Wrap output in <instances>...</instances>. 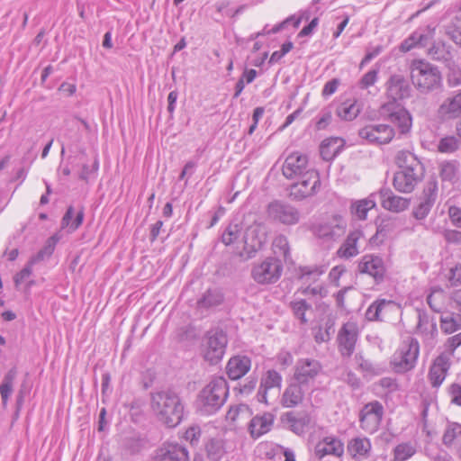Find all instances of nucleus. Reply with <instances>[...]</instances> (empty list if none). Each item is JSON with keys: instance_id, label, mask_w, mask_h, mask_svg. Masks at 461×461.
Wrapping results in <instances>:
<instances>
[{"instance_id": "09e8293b", "label": "nucleus", "mask_w": 461, "mask_h": 461, "mask_svg": "<svg viewBox=\"0 0 461 461\" xmlns=\"http://www.w3.org/2000/svg\"><path fill=\"white\" fill-rule=\"evenodd\" d=\"M448 72L447 74V85L456 87L461 85V68L453 60L447 64Z\"/></svg>"}, {"instance_id": "a211bd4d", "label": "nucleus", "mask_w": 461, "mask_h": 461, "mask_svg": "<svg viewBox=\"0 0 461 461\" xmlns=\"http://www.w3.org/2000/svg\"><path fill=\"white\" fill-rule=\"evenodd\" d=\"M155 461H189L185 447L173 443H164L153 455Z\"/></svg>"}, {"instance_id": "6e6552de", "label": "nucleus", "mask_w": 461, "mask_h": 461, "mask_svg": "<svg viewBox=\"0 0 461 461\" xmlns=\"http://www.w3.org/2000/svg\"><path fill=\"white\" fill-rule=\"evenodd\" d=\"M267 240V227L263 223L254 222L248 227L243 235V251L240 256L246 259L255 257Z\"/></svg>"}, {"instance_id": "39448f33", "label": "nucleus", "mask_w": 461, "mask_h": 461, "mask_svg": "<svg viewBox=\"0 0 461 461\" xmlns=\"http://www.w3.org/2000/svg\"><path fill=\"white\" fill-rule=\"evenodd\" d=\"M283 272V264L276 257H268L261 262L255 263L251 268V277L260 285L277 282Z\"/></svg>"}, {"instance_id": "4d7b16f0", "label": "nucleus", "mask_w": 461, "mask_h": 461, "mask_svg": "<svg viewBox=\"0 0 461 461\" xmlns=\"http://www.w3.org/2000/svg\"><path fill=\"white\" fill-rule=\"evenodd\" d=\"M440 328L445 333L450 334L457 330L460 328V325L451 314H447L446 316H441Z\"/></svg>"}, {"instance_id": "3c124183", "label": "nucleus", "mask_w": 461, "mask_h": 461, "mask_svg": "<svg viewBox=\"0 0 461 461\" xmlns=\"http://www.w3.org/2000/svg\"><path fill=\"white\" fill-rule=\"evenodd\" d=\"M392 122L397 124L402 133H406L411 127V116L404 108L400 110L398 115L393 119Z\"/></svg>"}, {"instance_id": "ea45409f", "label": "nucleus", "mask_w": 461, "mask_h": 461, "mask_svg": "<svg viewBox=\"0 0 461 461\" xmlns=\"http://www.w3.org/2000/svg\"><path fill=\"white\" fill-rule=\"evenodd\" d=\"M360 113V108L356 102L347 101L340 104L336 109V114L342 120L352 121Z\"/></svg>"}, {"instance_id": "6ab92c4d", "label": "nucleus", "mask_w": 461, "mask_h": 461, "mask_svg": "<svg viewBox=\"0 0 461 461\" xmlns=\"http://www.w3.org/2000/svg\"><path fill=\"white\" fill-rule=\"evenodd\" d=\"M411 87L403 75L393 74L386 82L388 97L393 100H402L411 95Z\"/></svg>"}, {"instance_id": "7c9ffc66", "label": "nucleus", "mask_w": 461, "mask_h": 461, "mask_svg": "<svg viewBox=\"0 0 461 461\" xmlns=\"http://www.w3.org/2000/svg\"><path fill=\"white\" fill-rule=\"evenodd\" d=\"M362 231L356 230L354 231H351L348 237L345 242L342 244V246L339 248L338 254L340 257L343 258H352L358 254V249H357V241L362 237Z\"/></svg>"}, {"instance_id": "9d476101", "label": "nucleus", "mask_w": 461, "mask_h": 461, "mask_svg": "<svg viewBox=\"0 0 461 461\" xmlns=\"http://www.w3.org/2000/svg\"><path fill=\"white\" fill-rule=\"evenodd\" d=\"M321 370L322 366L318 360L300 358L294 366L293 380L310 389Z\"/></svg>"}, {"instance_id": "13d9d810", "label": "nucleus", "mask_w": 461, "mask_h": 461, "mask_svg": "<svg viewBox=\"0 0 461 461\" xmlns=\"http://www.w3.org/2000/svg\"><path fill=\"white\" fill-rule=\"evenodd\" d=\"M335 329L333 322L327 321L325 324V330H322L321 328L315 333V340L318 343L326 342L330 339L331 336L334 334Z\"/></svg>"}, {"instance_id": "bf43d9fd", "label": "nucleus", "mask_w": 461, "mask_h": 461, "mask_svg": "<svg viewBox=\"0 0 461 461\" xmlns=\"http://www.w3.org/2000/svg\"><path fill=\"white\" fill-rule=\"evenodd\" d=\"M451 40L461 47V19H456L447 29Z\"/></svg>"}, {"instance_id": "58836bf2", "label": "nucleus", "mask_w": 461, "mask_h": 461, "mask_svg": "<svg viewBox=\"0 0 461 461\" xmlns=\"http://www.w3.org/2000/svg\"><path fill=\"white\" fill-rule=\"evenodd\" d=\"M458 441H461V424L448 422L442 437V443L450 447Z\"/></svg>"}, {"instance_id": "052dcab7", "label": "nucleus", "mask_w": 461, "mask_h": 461, "mask_svg": "<svg viewBox=\"0 0 461 461\" xmlns=\"http://www.w3.org/2000/svg\"><path fill=\"white\" fill-rule=\"evenodd\" d=\"M434 203L431 202H428L426 200L420 201L418 206L413 210V215L418 220H422L427 217L429 212H430Z\"/></svg>"}, {"instance_id": "e2e57ef3", "label": "nucleus", "mask_w": 461, "mask_h": 461, "mask_svg": "<svg viewBox=\"0 0 461 461\" xmlns=\"http://www.w3.org/2000/svg\"><path fill=\"white\" fill-rule=\"evenodd\" d=\"M378 70L372 69L366 73L359 81V86L362 89H366L373 86L377 80Z\"/></svg>"}, {"instance_id": "72a5a7b5", "label": "nucleus", "mask_w": 461, "mask_h": 461, "mask_svg": "<svg viewBox=\"0 0 461 461\" xmlns=\"http://www.w3.org/2000/svg\"><path fill=\"white\" fill-rule=\"evenodd\" d=\"M375 207V201L373 199V195L367 198L356 201L352 203L350 211L353 216L358 220H366L367 212Z\"/></svg>"}, {"instance_id": "37998d69", "label": "nucleus", "mask_w": 461, "mask_h": 461, "mask_svg": "<svg viewBox=\"0 0 461 461\" xmlns=\"http://www.w3.org/2000/svg\"><path fill=\"white\" fill-rule=\"evenodd\" d=\"M272 250L275 255L283 257L285 262L291 259L289 242L285 235H278L274 239Z\"/></svg>"}, {"instance_id": "774afa93", "label": "nucleus", "mask_w": 461, "mask_h": 461, "mask_svg": "<svg viewBox=\"0 0 461 461\" xmlns=\"http://www.w3.org/2000/svg\"><path fill=\"white\" fill-rule=\"evenodd\" d=\"M452 224L456 228H461V208L452 205L447 211Z\"/></svg>"}, {"instance_id": "4be33fe9", "label": "nucleus", "mask_w": 461, "mask_h": 461, "mask_svg": "<svg viewBox=\"0 0 461 461\" xmlns=\"http://www.w3.org/2000/svg\"><path fill=\"white\" fill-rule=\"evenodd\" d=\"M309 389L305 386L293 382L285 388L281 398V403L285 408H294L299 405L303 398L306 391Z\"/></svg>"}, {"instance_id": "bb28decb", "label": "nucleus", "mask_w": 461, "mask_h": 461, "mask_svg": "<svg viewBox=\"0 0 461 461\" xmlns=\"http://www.w3.org/2000/svg\"><path fill=\"white\" fill-rule=\"evenodd\" d=\"M371 448V442L366 437H356L348 443V451L355 460L367 458Z\"/></svg>"}, {"instance_id": "f704fd0d", "label": "nucleus", "mask_w": 461, "mask_h": 461, "mask_svg": "<svg viewBox=\"0 0 461 461\" xmlns=\"http://www.w3.org/2000/svg\"><path fill=\"white\" fill-rule=\"evenodd\" d=\"M59 237L57 234L50 237L46 240L43 248L36 255L32 256L29 259L31 261V264L35 265L41 261L50 258L55 250V247H56L57 243L59 242Z\"/></svg>"}, {"instance_id": "ddd939ff", "label": "nucleus", "mask_w": 461, "mask_h": 461, "mask_svg": "<svg viewBox=\"0 0 461 461\" xmlns=\"http://www.w3.org/2000/svg\"><path fill=\"white\" fill-rule=\"evenodd\" d=\"M394 130L387 124H368L358 131V136L368 144H388L394 137Z\"/></svg>"}, {"instance_id": "dca6fc26", "label": "nucleus", "mask_w": 461, "mask_h": 461, "mask_svg": "<svg viewBox=\"0 0 461 461\" xmlns=\"http://www.w3.org/2000/svg\"><path fill=\"white\" fill-rule=\"evenodd\" d=\"M357 336L358 329L357 323L348 321L341 327L338 334V342L339 351L343 356L349 357L353 354Z\"/></svg>"}, {"instance_id": "49530a36", "label": "nucleus", "mask_w": 461, "mask_h": 461, "mask_svg": "<svg viewBox=\"0 0 461 461\" xmlns=\"http://www.w3.org/2000/svg\"><path fill=\"white\" fill-rule=\"evenodd\" d=\"M290 307L296 318H298L302 323H306L307 319L305 314L307 312L312 311L311 304L307 303L303 299H296L290 303Z\"/></svg>"}, {"instance_id": "de8ad7c7", "label": "nucleus", "mask_w": 461, "mask_h": 461, "mask_svg": "<svg viewBox=\"0 0 461 461\" xmlns=\"http://www.w3.org/2000/svg\"><path fill=\"white\" fill-rule=\"evenodd\" d=\"M416 452L415 447L411 443H401L393 450L394 460L406 461Z\"/></svg>"}, {"instance_id": "f257e3e1", "label": "nucleus", "mask_w": 461, "mask_h": 461, "mask_svg": "<svg viewBox=\"0 0 461 461\" xmlns=\"http://www.w3.org/2000/svg\"><path fill=\"white\" fill-rule=\"evenodd\" d=\"M150 408L158 421L167 428L176 427L183 419L182 400L178 393L171 389L151 393Z\"/></svg>"}, {"instance_id": "1a4fd4ad", "label": "nucleus", "mask_w": 461, "mask_h": 461, "mask_svg": "<svg viewBox=\"0 0 461 461\" xmlns=\"http://www.w3.org/2000/svg\"><path fill=\"white\" fill-rule=\"evenodd\" d=\"M267 217L269 221L284 225H295L300 221L298 209L288 203L275 200L267 206Z\"/></svg>"}, {"instance_id": "f8f14e48", "label": "nucleus", "mask_w": 461, "mask_h": 461, "mask_svg": "<svg viewBox=\"0 0 461 461\" xmlns=\"http://www.w3.org/2000/svg\"><path fill=\"white\" fill-rule=\"evenodd\" d=\"M227 337L221 330H211L203 343L204 358L211 364L218 363L225 353Z\"/></svg>"}, {"instance_id": "6e6d98bb", "label": "nucleus", "mask_w": 461, "mask_h": 461, "mask_svg": "<svg viewBox=\"0 0 461 461\" xmlns=\"http://www.w3.org/2000/svg\"><path fill=\"white\" fill-rule=\"evenodd\" d=\"M437 194L438 183L435 179H430L426 183L424 186L421 199L431 202V203H435Z\"/></svg>"}, {"instance_id": "2eb2a0df", "label": "nucleus", "mask_w": 461, "mask_h": 461, "mask_svg": "<svg viewBox=\"0 0 461 461\" xmlns=\"http://www.w3.org/2000/svg\"><path fill=\"white\" fill-rule=\"evenodd\" d=\"M313 168L309 167L307 156L299 152L290 154L285 160L282 167V173L287 179H294Z\"/></svg>"}, {"instance_id": "a18cd8bd", "label": "nucleus", "mask_w": 461, "mask_h": 461, "mask_svg": "<svg viewBox=\"0 0 461 461\" xmlns=\"http://www.w3.org/2000/svg\"><path fill=\"white\" fill-rule=\"evenodd\" d=\"M206 452L209 458L218 461L225 453L224 442L221 438H212L206 444Z\"/></svg>"}, {"instance_id": "aec40b11", "label": "nucleus", "mask_w": 461, "mask_h": 461, "mask_svg": "<svg viewBox=\"0 0 461 461\" xmlns=\"http://www.w3.org/2000/svg\"><path fill=\"white\" fill-rule=\"evenodd\" d=\"M443 120H455L461 117V89L446 97L438 109Z\"/></svg>"}, {"instance_id": "20e7f679", "label": "nucleus", "mask_w": 461, "mask_h": 461, "mask_svg": "<svg viewBox=\"0 0 461 461\" xmlns=\"http://www.w3.org/2000/svg\"><path fill=\"white\" fill-rule=\"evenodd\" d=\"M228 396L227 381L218 376L213 378L199 393L197 404L202 414L210 415L216 412Z\"/></svg>"}, {"instance_id": "603ef678", "label": "nucleus", "mask_w": 461, "mask_h": 461, "mask_svg": "<svg viewBox=\"0 0 461 461\" xmlns=\"http://www.w3.org/2000/svg\"><path fill=\"white\" fill-rule=\"evenodd\" d=\"M426 36L421 33L413 32L410 37L405 39L400 45V50L402 52L410 51L414 47L423 45V40Z\"/></svg>"}, {"instance_id": "e433bc0d", "label": "nucleus", "mask_w": 461, "mask_h": 461, "mask_svg": "<svg viewBox=\"0 0 461 461\" xmlns=\"http://www.w3.org/2000/svg\"><path fill=\"white\" fill-rule=\"evenodd\" d=\"M17 375V370L15 367L11 368L4 376L3 382L0 384V394L2 402L6 405L10 395L13 393L14 382Z\"/></svg>"}, {"instance_id": "5701e85b", "label": "nucleus", "mask_w": 461, "mask_h": 461, "mask_svg": "<svg viewBox=\"0 0 461 461\" xmlns=\"http://www.w3.org/2000/svg\"><path fill=\"white\" fill-rule=\"evenodd\" d=\"M379 194L382 206L385 210L400 212L406 210L409 206L410 200L395 195L389 188L381 189Z\"/></svg>"}, {"instance_id": "c85d7f7f", "label": "nucleus", "mask_w": 461, "mask_h": 461, "mask_svg": "<svg viewBox=\"0 0 461 461\" xmlns=\"http://www.w3.org/2000/svg\"><path fill=\"white\" fill-rule=\"evenodd\" d=\"M282 384V376L276 370H268L266 375L261 379L258 395L261 397L259 401L267 402V393L272 388H280Z\"/></svg>"}, {"instance_id": "864d4df0", "label": "nucleus", "mask_w": 461, "mask_h": 461, "mask_svg": "<svg viewBox=\"0 0 461 461\" xmlns=\"http://www.w3.org/2000/svg\"><path fill=\"white\" fill-rule=\"evenodd\" d=\"M397 101L392 99V101L383 104L380 108L381 114L391 122L398 115L399 111L403 109Z\"/></svg>"}, {"instance_id": "423d86ee", "label": "nucleus", "mask_w": 461, "mask_h": 461, "mask_svg": "<svg viewBox=\"0 0 461 461\" xmlns=\"http://www.w3.org/2000/svg\"><path fill=\"white\" fill-rule=\"evenodd\" d=\"M297 181L289 187V196L295 201H302L313 196L321 187V179L317 170L304 171Z\"/></svg>"}, {"instance_id": "c03bdc74", "label": "nucleus", "mask_w": 461, "mask_h": 461, "mask_svg": "<svg viewBox=\"0 0 461 461\" xmlns=\"http://www.w3.org/2000/svg\"><path fill=\"white\" fill-rule=\"evenodd\" d=\"M74 208L73 206H69L61 221V227L63 229L69 228L72 231H74L82 224L84 219L83 208L79 210V212L77 213L75 217V220L71 222V220L74 217Z\"/></svg>"}, {"instance_id": "338daca9", "label": "nucleus", "mask_w": 461, "mask_h": 461, "mask_svg": "<svg viewBox=\"0 0 461 461\" xmlns=\"http://www.w3.org/2000/svg\"><path fill=\"white\" fill-rule=\"evenodd\" d=\"M201 429L198 426H192L185 432V438L191 445H196L201 437Z\"/></svg>"}, {"instance_id": "a878e982", "label": "nucleus", "mask_w": 461, "mask_h": 461, "mask_svg": "<svg viewBox=\"0 0 461 461\" xmlns=\"http://www.w3.org/2000/svg\"><path fill=\"white\" fill-rule=\"evenodd\" d=\"M251 366L249 357L246 356H236L231 357L226 366L228 376L237 380L245 375Z\"/></svg>"}, {"instance_id": "c9c22d12", "label": "nucleus", "mask_w": 461, "mask_h": 461, "mask_svg": "<svg viewBox=\"0 0 461 461\" xmlns=\"http://www.w3.org/2000/svg\"><path fill=\"white\" fill-rule=\"evenodd\" d=\"M440 176L443 181L456 183L459 180V163L456 160L445 161L440 165Z\"/></svg>"}, {"instance_id": "412c9836", "label": "nucleus", "mask_w": 461, "mask_h": 461, "mask_svg": "<svg viewBox=\"0 0 461 461\" xmlns=\"http://www.w3.org/2000/svg\"><path fill=\"white\" fill-rule=\"evenodd\" d=\"M314 454L320 459L329 455L340 457L344 454V444L338 438L328 436L316 444Z\"/></svg>"}, {"instance_id": "393cba45", "label": "nucleus", "mask_w": 461, "mask_h": 461, "mask_svg": "<svg viewBox=\"0 0 461 461\" xmlns=\"http://www.w3.org/2000/svg\"><path fill=\"white\" fill-rule=\"evenodd\" d=\"M448 368V357L442 354L435 359L429 373V378L430 380L432 386L438 387L442 384V382L445 380Z\"/></svg>"}, {"instance_id": "0eeeda50", "label": "nucleus", "mask_w": 461, "mask_h": 461, "mask_svg": "<svg viewBox=\"0 0 461 461\" xmlns=\"http://www.w3.org/2000/svg\"><path fill=\"white\" fill-rule=\"evenodd\" d=\"M420 351V346L415 339L404 340L399 349L393 354L392 365L397 373H405L415 366Z\"/></svg>"}, {"instance_id": "4468645a", "label": "nucleus", "mask_w": 461, "mask_h": 461, "mask_svg": "<svg viewBox=\"0 0 461 461\" xmlns=\"http://www.w3.org/2000/svg\"><path fill=\"white\" fill-rule=\"evenodd\" d=\"M384 415V407L374 401L366 403L359 412V423L362 429L368 433H375L378 430Z\"/></svg>"}, {"instance_id": "8fccbe9b", "label": "nucleus", "mask_w": 461, "mask_h": 461, "mask_svg": "<svg viewBox=\"0 0 461 461\" xmlns=\"http://www.w3.org/2000/svg\"><path fill=\"white\" fill-rule=\"evenodd\" d=\"M444 292L442 289H434L427 297V303L430 309L440 312L443 308Z\"/></svg>"}, {"instance_id": "cd10ccee", "label": "nucleus", "mask_w": 461, "mask_h": 461, "mask_svg": "<svg viewBox=\"0 0 461 461\" xmlns=\"http://www.w3.org/2000/svg\"><path fill=\"white\" fill-rule=\"evenodd\" d=\"M344 144V140L338 137H330L323 140L320 146L321 158L326 161L331 160L339 153Z\"/></svg>"}, {"instance_id": "680f3d73", "label": "nucleus", "mask_w": 461, "mask_h": 461, "mask_svg": "<svg viewBox=\"0 0 461 461\" xmlns=\"http://www.w3.org/2000/svg\"><path fill=\"white\" fill-rule=\"evenodd\" d=\"M99 168V161L97 158H95L92 166L86 164L83 165L82 170L79 174V178L84 181H88L92 175L95 174Z\"/></svg>"}, {"instance_id": "79ce46f5", "label": "nucleus", "mask_w": 461, "mask_h": 461, "mask_svg": "<svg viewBox=\"0 0 461 461\" xmlns=\"http://www.w3.org/2000/svg\"><path fill=\"white\" fill-rule=\"evenodd\" d=\"M223 301L221 293L218 290L209 289L197 302L199 308L209 309L220 305Z\"/></svg>"}, {"instance_id": "c756f323", "label": "nucleus", "mask_w": 461, "mask_h": 461, "mask_svg": "<svg viewBox=\"0 0 461 461\" xmlns=\"http://www.w3.org/2000/svg\"><path fill=\"white\" fill-rule=\"evenodd\" d=\"M251 411L247 404H238L230 407L226 414V420L233 426H240L251 417Z\"/></svg>"}, {"instance_id": "0e129e2a", "label": "nucleus", "mask_w": 461, "mask_h": 461, "mask_svg": "<svg viewBox=\"0 0 461 461\" xmlns=\"http://www.w3.org/2000/svg\"><path fill=\"white\" fill-rule=\"evenodd\" d=\"M32 266L29 260L27 265L14 276V282L17 288L26 278H28L32 273Z\"/></svg>"}, {"instance_id": "b1692460", "label": "nucleus", "mask_w": 461, "mask_h": 461, "mask_svg": "<svg viewBox=\"0 0 461 461\" xmlns=\"http://www.w3.org/2000/svg\"><path fill=\"white\" fill-rule=\"evenodd\" d=\"M274 423V415L265 412L262 415H257L250 419L249 423V431L253 438H258L268 432Z\"/></svg>"}, {"instance_id": "69168bd1", "label": "nucleus", "mask_w": 461, "mask_h": 461, "mask_svg": "<svg viewBox=\"0 0 461 461\" xmlns=\"http://www.w3.org/2000/svg\"><path fill=\"white\" fill-rule=\"evenodd\" d=\"M447 279L451 286L461 285V264H456L450 268Z\"/></svg>"}, {"instance_id": "5fc2aeb1", "label": "nucleus", "mask_w": 461, "mask_h": 461, "mask_svg": "<svg viewBox=\"0 0 461 461\" xmlns=\"http://www.w3.org/2000/svg\"><path fill=\"white\" fill-rule=\"evenodd\" d=\"M459 147V140L454 136H447L439 140L438 149L443 153H452Z\"/></svg>"}, {"instance_id": "473e14b6", "label": "nucleus", "mask_w": 461, "mask_h": 461, "mask_svg": "<svg viewBox=\"0 0 461 461\" xmlns=\"http://www.w3.org/2000/svg\"><path fill=\"white\" fill-rule=\"evenodd\" d=\"M325 272L321 266H304L298 268V279L303 284L315 283Z\"/></svg>"}, {"instance_id": "f03ea898", "label": "nucleus", "mask_w": 461, "mask_h": 461, "mask_svg": "<svg viewBox=\"0 0 461 461\" xmlns=\"http://www.w3.org/2000/svg\"><path fill=\"white\" fill-rule=\"evenodd\" d=\"M399 170L395 172L393 185L400 193H411L424 176V167L418 158L408 150H401L396 156Z\"/></svg>"}, {"instance_id": "2f4dec72", "label": "nucleus", "mask_w": 461, "mask_h": 461, "mask_svg": "<svg viewBox=\"0 0 461 461\" xmlns=\"http://www.w3.org/2000/svg\"><path fill=\"white\" fill-rule=\"evenodd\" d=\"M345 228V221L340 217H335L334 223L319 226L317 232L320 237L335 240L344 232Z\"/></svg>"}, {"instance_id": "4c0bfd02", "label": "nucleus", "mask_w": 461, "mask_h": 461, "mask_svg": "<svg viewBox=\"0 0 461 461\" xmlns=\"http://www.w3.org/2000/svg\"><path fill=\"white\" fill-rule=\"evenodd\" d=\"M428 54L433 60L444 62L446 65L452 60L449 47L441 41L434 43L429 49Z\"/></svg>"}, {"instance_id": "7ed1b4c3", "label": "nucleus", "mask_w": 461, "mask_h": 461, "mask_svg": "<svg viewBox=\"0 0 461 461\" xmlns=\"http://www.w3.org/2000/svg\"><path fill=\"white\" fill-rule=\"evenodd\" d=\"M410 78L421 94H429L441 86L442 77L437 67L423 59H413L409 66Z\"/></svg>"}, {"instance_id": "9b49d317", "label": "nucleus", "mask_w": 461, "mask_h": 461, "mask_svg": "<svg viewBox=\"0 0 461 461\" xmlns=\"http://www.w3.org/2000/svg\"><path fill=\"white\" fill-rule=\"evenodd\" d=\"M357 272L360 275L371 276L375 284L384 281L387 275V267L384 259L375 254H366L357 262Z\"/></svg>"}, {"instance_id": "a19ab883", "label": "nucleus", "mask_w": 461, "mask_h": 461, "mask_svg": "<svg viewBox=\"0 0 461 461\" xmlns=\"http://www.w3.org/2000/svg\"><path fill=\"white\" fill-rule=\"evenodd\" d=\"M243 232V227L241 223L230 222L221 234V242L230 246L235 243Z\"/></svg>"}, {"instance_id": "f3484780", "label": "nucleus", "mask_w": 461, "mask_h": 461, "mask_svg": "<svg viewBox=\"0 0 461 461\" xmlns=\"http://www.w3.org/2000/svg\"><path fill=\"white\" fill-rule=\"evenodd\" d=\"M281 421L289 430L303 436L312 422V417L306 411H288L281 416Z\"/></svg>"}]
</instances>
